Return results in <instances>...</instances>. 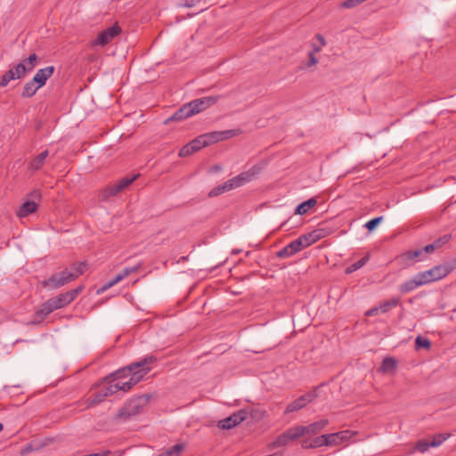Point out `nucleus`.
I'll return each instance as SVG.
<instances>
[{
  "label": "nucleus",
  "instance_id": "nucleus-29",
  "mask_svg": "<svg viewBox=\"0 0 456 456\" xmlns=\"http://www.w3.org/2000/svg\"><path fill=\"white\" fill-rule=\"evenodd\" d=\"M400 303V297H392L389 300L381 302L379 305L380 313L385 314L389 312L392 308L397 306Z\"/></svg>",
  "mask_w": 456,
  "mask_h": 456
},
{
  "label": "nucleus",
  "instance_id": "nucleus-51",
  "mask_svg": "<svg viewBox=\"0 0 456 456\" xmlns=\"http://www.w3.org/2000/svg\"><path fill=\"white\" fill-rule=\"evenodd\" d=\"M340 434H341L340 432L333 433L332 435H335V437L328 439V441L330 442L328 444V445H332V444H338V439H342V437H340Z\"/></svg>",
  "mask_w": 456,
  "mask_h": 456
},
{
  "label": "nucleus",
  "instance_id": "nucleus-41",
  "mask_svg": "<svg viewBox=\"0 0 456 456\" xmlns=\"http://www.w3.org/2000/svg\"><path fill=\"white\" fill-rule=\"evenodd\" d=\"M431 446L430 442L428 440H419L416 443L415 449L420 452L428 451Z\"/></svg>",
  "mask_w": 456,
  "mask_h": 456
},
{
  "label": "nucleus",
  "instance_id": "nucleus-21",
  "mask_svg": "<svg viewBox=\"0 0 456 456\" xmlns=\"http://www.w3.org/2000/svg\"><path fill=\"white\" fill-rule=\"evenodd\" d=\"M425 285L424 281L420 277V273H417L412 279L406 281L400 285L399 290L403 293H409L418 287Z\"/></svg>",
  "mask_w": 456,
  "mask_h": 456
},
{
  "label": "nucleus",
  "instance_id": "nucleus-35",
  "mask_svg": "<svg viewBox=\"0 0 456 456\" xmlns=\"http://www.w3.org/2000/svg\"><path fill=\"white\" fill-rule=\"evenodd\" d=\"M415 347L416 349L425 348L428 350L431 348V342L428 338L418 336L415 338Z\"/></svg>",
  "mask_w": 456,
  "mask_h": 456
},
{
  "label": "nucleus",
  "instance_id": "nucleus-9",
  "mask_svg": "<svg viewBox=\"0 0 456 456\" xmlns=\"http://www.w3.org/2000/svg\"><path fill=\"white\" fill-rule=\"evenodd\" d=\"M248 417V411L246 410H240L229 417L221 419L218 421L217 427L221 429L229 430L239 424H240L242 421H244Z\"/></svg>",
  "mask_w": 456,
  "mask_h": 456
},
{
  "label": "nucleus",
  "instance_id": "nucleus-19",
  "mask_svg": "<svg viewBox=\"0 0 456 456\" xmlns=\"http://www.w3.org/2000/svg\"><path fill=\"white\" fill-rule=\"evenodd\" d=\"M424 257L422 248L407 250L399 256V259L404 265H410L416 261H421Z\"/></svg>",
  "mask_w": 456,
  "mask_h": 456
},
{
  "label": "nucleus",
  "instance_id": "nucleus-48",
  "mask_svg": "<svg viewBox=\"0 0 456 456\" xmlns=\"http://www.w3.org/2000/svg\"><path fill=\"white\" fill-rule=\"evenodd\" d=\"M34 451V447L31 444H26L21 450H20V454L21 455H27L28 454L29 452H33Z\"/></svg>",
  "mask_w": 456,
  "mask_h": 456
},
{
  "label": "nucleus",
  "instance_id": "nucleus-50",
  "mask_svg": "<svg viewBox=\"0 0 456 456\" xmlns=\"http://www.w3.org/2000/svg\"><path fill=\"white\" fill-rule=\"evenodd\" d=\"M379 313H380V310L379 309V305H378V306H375V307H372V308L369 309L365 313V315L366 316H373V315H377Z\"/></svg>",
  "mask_w": 456,
  "mask_h": 456
},
{
  "label": "nucleus",
  "instance_id": "nucleus-39",
  "mask_svg": "<svg viewBox=\"0 0 456 456\" xmlns=\"http://www.w3.org/2000/svg\"><path fill=\"white\" fill-rule=\"evenodd\" d=\"M382 220L383 216L372 218L371 220L368 221L365 224V227L368 229L369 232H372L374 229L377 228V226L381 223Z\"/></svg>",
  "mask_w": 456,
  "mask_h": 456
},
{
  "label": "nucleus",
  "instance_id": "nucleus-14",
  "mask_svg": "<svg viewBox=\"0 0 456 456\" xmlns=\"http://www.w3.org/2000/svg\"><path fill=\"white\" fill-rule=\"evenodd\" d=\"M217 97L208 96L199 98L189 102L191 109L193 110V115L199 114L201 111L207 110L211 105L216 103Z\"/></svg>",
  "mask_w": 456,
  "mask_h": 456
},
{
  "label": "nucleus",
  "instance_id": "nucleus-12",
  "mask_svg": "<svg viewBox=\"0 0 456 456\" xmlns=\"http://www.w3.org/2000/svg\"><path fill=\"white\" fill-rule=\"evenodd\" d=\"M243 175H239L232 179H229L228 181L224 182L223 184H219L213 188L209 193L208 196L213 198L219 196L220 194L229 191L236 187L241 186L239 183V179L242 178Z\"/></svg>",
  "mask_w": 456,
  "mask_h": 456
},
{
  "label": "nucleus",
  "instance_id": "nucleus-55",
  "mask_svg": "<svg viewBox=\"0 0 456 456\" xmlns=\"http://www.w3.org/2000/svg\"><path fill=\"white\" fill-rule=\"evenodd\" d=\"M3 428H4V426L2 423H0V432L3 430Z\"/></svg>",
  "mask_w": 456,
  "mask_h": 456
},
{
  "label": "nucleus",
  "instance_id": "nucleus-13",
  "mask_svg": "<svg viewBox=\"0 0 456 456\" xmlns=\"http://www.w3.org/2000/svg\"><path fill=\"white\" fill-rule=\"evenodd\" d=\"M84 289L83 286H78L76 289H70L65 293H61L58 296L54 297V300L58 305L59 308H63L69 305L75 298L82 292Z\"/></svg>",
  "mask_w": 456,
  "mask_h": 456
},
{
  "label": "nucleus",
  "instance_id": "nucleus-1",
  "mask_svg": "<svg viewBox=\"0 0 456 456\" xmlns=\"http://www.w3.org/2000/svg\"><path fill=\"white\" fill-rule=\"evenodd\" d=\"M157 362V357L151 354L142 359L134 362L127 366L118 369L109 376L104 378V381L111 382L119 379L130 377L128 381L117 382L112 386H117V392L122 390L129 391L134 385L139 383L151 371V365Z\"/></svg>",
  "mask_w": 456,
  "mask_h": 456
},
{
  "label": "nucleus",
  "instance_id": "nucleus-11",
  "mask_svg": "<svg viewBox=\"0 0 456 456\" xmlns=\"http://www.w3.org/2000/svg\"><path fill=\"white\" fill-rule=\"evenodd\" d=\"M121 28L118 24H115L107 29L102 31L96 39L94 41V45L104 46L109 44L115 37L120 34Z\"/></svg>",
  "mask_w": 456,
  "mask_h": 456
},
{
  "label": "nucleus",
  "instance_id": "nucleus-10",
  "mask_svg": "<svg viewBox=\"0 0 456 456\" xmlns=\"http://www.w3.org/2000/svg\"><path fill=\"white\" fill-rule=\"evenodd\" d=\"M299 431L297 428V426L292 427L287 429L285 432L278 436L274 441L272 442L270 446L272 448L282 447L288 444L289 442L297 440L300 437Z\"/></svg>",
  "mask_w": 456,
  "mask_h": 456
},
{
  "label": "nucleus",
  "instance_id": "nucleus-57",
  "mask_svg": "<svg viewBox=\"0 0 456 456\" xmlns=\"http://www.w3.org/2000/svg\"><path fill=\"white\" fill-rule=\"evenodd\" d=\"M286 224H287V222H284V223L281 224V226H285V225H286Z\"/></svg>",
  "mask_w": 456,
  "mask_h": 456
},
{
  "label": "nucleus",
  "instance_id": "nucleus-5",
  "mask_svg": "<svg viewBox=\"0 0 456 456\" xmlns=\"http://www.w3.org/2000/svg\"><path fill=\"white\" fill-rule=\"evenodd\" d=\"M455 260L453 262H446L442 265H437L433 268L421 272L420 277L425 284H428L439 281L446 277L455 268Z\"/></svg>",
  "mask_w": 456,
  "mask_h": 456
},
{
  "label": "nucleus",
  "instance_id": "nucleus-2",
  "mask_svg": "<svg viewBox=\"0 0 456 456\" xmlns=\"http://www.w3.org/2000/svg\"><path fill=\"white\" fill-rule=\"evenodd\" d=\"M86 268V262H75L69 268H65L60 273H54L42 281L44 288L57 289L82 275Z\"/></svg>",
  "mask_w": 456,
  "mask_h": 456
},
{
  "label": "nucleus",
  "instance_id": "nucleus-23",
  "mask_svg": "<svg viewBox=\"0 0 456 456\" xmlns=\"http://www.w3.org/2000/svg\"><path fill=\"white\" fill-rule=\"evenodd\" d=\"M54 71V67L48 66L46 68L38 69L33 77L32 82L38 84V86H44L48 77H50Z\"/></svg>",
  "mask_w": 456,
  "mask_h": 456
},
{
  "label": "nucleus",
  "instance_id": "nucleus-31",
  "mask_svg": "<svg viewBox=\"0 0 456 456\" xmlns=\"http://www.w3.org/2000/svg\"><path fill=\"white\" fill-rule=\"evenodd\" d=\"M369 260V254L362 257L360 260H358L356 263L348 265L346 268V273H352L354 271L358 270L359 268L362 267Z\"/></svg>",
  "mask_w": 456,
  "mask_h": 456
},
{
  "label": "nucleus",
  "instance_id": "nucleus-30",
  "mask_svg": "<svg viewBox=\"0 0 456 456\" xmlns=\"http://www.w3.org/2000/svg\"><path fill=\"white\" fill-rule=\"evenodd\" d=\"M37 54L32 53L28 58L22 60L20 63L24 65L25 71L27 73L28 71H31L35 68V66L37 64Z\"/></svg>",
  "mask_w": 456,
  "mask_h": 456
},
{
  "label": "nucleus",
  "instance_id": "nucleus-44",
  "mask_svg": "<svg viewBox=\"0 0 456 456\" xmlns=\"http://www.w3.org/2000/svg\"><path fill=\"white\" fill-rule=\"evenodd\" d=\"M39 87H24L21 95L23 97H30L36 94Z\"/></svg>",
  "mask_w": 456,
  "mask_h": 456
},
{
  "label": "nucleus",
  "instance_id": "nucleus-40",
  "mask_svg": "<svg viewBox=\"0 0 456 456\" xmlns=\"http://www.w3.org/2000/svg\"><path fill=\"white\" fill-rule=\"evenodd\" d=\"M194 152H195V151L193 150V146H191L189 142L180 149L178 155L181 158H185V157L191 155Z\"/></svg>",
  "mask_w": 456,
  "mask_h": 456
},
{
  "label": "nucleus",
  "instance_id": "nucleus-52",
  "mask_svg": "<svg viewBox=\"0 0 456 456\" xmlns=\"http://www.w3.org/2000/svg\"><path fill=\"white\" fill-rule=\"evenodd\" d=\"M200 0H183L184 5L187 7L194 6L196 4L200 3Z\"/></svg>",
  "mask_w": 456,
  "mask_h": 456
},
{
  "label": "nucleus",
  "instance_id": "nucleus-27",
  "mask_svg": "<svg viewBox=\"0 0 456 456\" xmlns=\"http://www.w3.org/2000/svg\"><path fill=\"white\" fill-rule=\"evenodd\" d=\"M317 204V200L315 198H311L302 203H300L295 210V213L297 215H305L306 214L311 208H313Z\"/></svg>",
  "mask_w": 456,
  "mask_h": 456
},
{
  "label": "nucleus",
  "instance_id": "nucleus-8",
  "mask_svg": "<svg viewBox=\"0 0 456 456\" xmlns=\"http://www.w3.org/2000/svg\"><path fill=\"white\" fill-rule=\"evenodd\" d=\"M317 389L318 387H314L312 391L305 393V395L294 400L292 403H289L286 407L285 413L297 411L305 407L309 403L314 401L318 396Z\"/></svg>",
  "mask_w": 456,
  "mask_h": 456
},
{
  "label": "nucleus",
  "instance_id": "nucleus-54",
  "mask_svg": "<svg viewBox=\"0 0 456 456\" xmlns=\"http://www.w3.org/2000/svg\"><path fill=\"white\" fill-rule=\"evenodd\" d=\"M187 258H188V256H182L180 261H185V260H187Z\"/></svg>",
  "mask_w": 456,
  "mask_h": 456
},
{
  "label": "nucleus",
  "instance_id": "nucleus-49",
  "mask_svg": "<svg viewBox=\"0 0 456 456\" xmlns=\"http://www.w3.org/2000/svg\"><path fill=\"white\" fill-rule=\"evenodd\" d=\"M422 248V250L424 251V254H425V253H426V254H431V253H433L435 250H436V246H434V244H433V243L428 244V245H427V246H425V247H423V248Z\"/></svg>",
  "mask_w": 456,
  "mask_h": 456
},
{
  "label": "nucleus",
  "instance_id": "nucleus-3",
  "mask_svg": "<svg viewBox=\"0 0 456 456\" xmlns=\"http://www.w3.org/2000/svg\"><path fill=\"white\" fill-rule=\"evenodd\" d=\"M322 238V231L314 230L289 243L276 253L279 258H286L311 246Z\"/></svg>",
  "mask_w": 456,
  "mask_h": 456
},
{
  "label": "nucleus",
  "instance_id": "nucleus-26",
  "mask_svg": "<svg viewBox=\"0 0 456 456\" xmlns=\"http://www.w3.org/2000/svg\"><path fill=\"white\" fill-rule=\"evenodd\" d=\"M49 151L47 150L42 151L37 155L29 163V168L31 170H39L45 164V159L48 157Z\"/></svg>",
  "mask_w": 456,
  "mask_h": 456
},
{
  "label": "nucleus",
  "instance_id": "nucleus-56",
  "mask_svg": "<svg viewBox=\"0 0 456 456\" xmlns=\"http://www.w3.org/2000/svg\"><path fill=\"white\" fill-rule=\"evenodd\" d=\"M159 456H168L166 452L159 454Z\"/></svg>",
  "mask_w": 456,
  "mask_h": 456
},
{
  "label": "nucleus",
  "instance_id": "nucleus-17",
  "mask_svg": "<svg viewBox=\"0 0 456 456\" xmlns=\"http://www.w3.org/2000/svg\"><path fill=\"white\" fill-rule=\"evenodd\" d=\"M26 74L23 64H17L10 69L2 77L0 86H6L11 80L20 78Z\"/></svg>",
  "mask_w": 456,
  "mask_h": 456
},
{
  "label": "nucleus",
  "instance_id": "nucleus-4",
  "mask_svg": "<svg viewBox=\"0 0 456 456\" xmlns=\"http://www.w3.org/2000/svg\"><path fill=\"white\" fill-rule=\"evenodd\" d=\"M140 175H134L133 176H126L118 181L116 183L110 184L101 190L98 194L99 201L105 202L108 201L110 197H114L118 195L119 192L123 191L126 188H127L134 181L137 179Z\"/></svg>",
  "mask_w": 456,
  "mask_h": 456
},
{
  "label": "nucleus",
  "instance_id": "nucleus-45",
  "mask_svg": "<svg viewBox=\"0 0 456 456\" xmlns=\"http://www.w3.org/2000/svg\"><path fill=\"white\" fill-rule=\"evenodd\" d=\"M365 0H346L344 1V8H353L362 4Z\"/></svg>",
  "mask_w": 456,
  "mask_h": 456
},
{
  "label": "nucleus",
  "instance_id": "nucleus-43",
  "mask_svg": "<svg viewBox=\"0 0 456 456\" xmlns=\"http://www.w3.org/2000/svg\"><path fill=\"white\" fill-rule=\"evenodd\" d=\"M451 240L450 234H444V236L436 239L433 244L436 246V248L438 249L442 248L444 244H446Z\"/></svg>",
  "mask_w": 456,
  "mask_h": 456
},
{
  "label": "nucleus",
  "instance_id": "nucleus-16",
  "mask_svg": "<svg viewBox=\"0 0 456 456\" xmlns=\"http://www.w3.org/2000/svg\"><path fill=\"white\" fill-rule=\"evenodd\" d=\"M192 116H194L193 110L191 109V105L186 103L179 108L171 117L165 119L163 123L164 125H168L173 121H182Z\"/></svg>",
  "mask_w": 456,
  "mask_h": 456
},
{
  "label": "nucleus",
  "instance_id": "nucleus-33",
  "mask_svg": "<svg viewBox=\"0 0 456 456\" xmlns=\"http://www.w3.org/2000/svg\"><path fill=\"white\" fill-rule=\"evenodd\" d=\"M203 135H204L206 141L208 142V146L212 143L223 141L222 135H221V131L210 132V133L203 134Z\"/></svg>",
  "mask_w": 456,
  "mask_h": 456
},
{
  "label": "nucleus",
  "instance_id": "nucleus-38",
  "mask_svg": "<svg viewBox=\"0 0 456 456\" xmlns=\"http://www.w3.org/2000/svg\"><path fill=\"white\" fill-rule=\"evenodd\" d=\"M241 133L240 129H229L221 131L222 140H226L239 135Z\"/></svg>",
  "mask_w": 456,
  "mask_h": 456
},
{
  "label": "nucleus",
  "instance_id": "nucleus-18",
  "mask_svg": "<svg viewBox=\"0 0 456 456\" xmlns=\"http://www.w3.org/2000/svg\"><path fill=\"white\" fill-rule=\"evenodd\" d=\"M116 392H117V386H112V384H110L106 387H103L102 389L99 390L98 392H96L91 395L90 404L91 405L99 404L106 397L114 395Z\"/></svg>",
  "mask_w": 456,
  "mask_h": 456
},
{
  "label": "nucleus",
  "instance_id": "nucleus-46",
  "mask_svg": "<svg viewBox=\"0 0 456 456\" xmlns=\"http://www.w3.org/2000/svg\"><path fill=\"white\" fill-rule=\"evenodd\" d=\"M45 303L46 304V305L49 308V310L51 311V313H53V311H55L57 309H60L53 297L48 299Z\"/></svg>",
  "mask_w": 456,
  "mask_h": 456
},
{
  "label": "nucleus",
  "instance_id": "nucleus-28",
  "mask_svg": "<svg viewBox=\"0 0 456 456\" xmlns=\"http://www.w3.org/2000/svg\"><path fill=\"white\" fill-rule=\"evenodd\" d=\"M261 171V167L258 165L253 166L247 172H243L240 175H242L241 179H239V183L240 185L243 183L251 181L259 172Z\"/></svg>",
  "mask_w": 456,
  "mask_h": 456
},
{
  "label": "nucleus",
  "instance_id": "nucleus-7",
  "mask_svg": "<svg viewBox=\"0 0 456 456\" xmlns=\"http://www.w3.org/2000/svg\"><path fill=\"white\" fill-rule=\"evenodd\" d=\"M28 196L29 199L23 202L17 211V216L19 217H26L30 214L35 213L38 208V203L37 201H39L42 197L40 191L35 190Z\"/></svg>",
  "mask_w": 456,
  "mask_h": 456
},
{
  "label": "nucleus",
  "instance_id": "nucleus-37",
  "mask_svg": "<svg viewBox=\"0 0 456 456\" xmlns=\"http://www.w3.org/2000/svg\"><path fill=\"white\" fill-rule=\"evenodd\" d=\"M450 436L448 433H442L435 436L430 441V444L432 447H436L442 444L444 441H445Z\"/></svg>",
  "mask_w": 456,
  "mask_h": 456
},
{
  "label": "nucleus",
  "instance_id": "nucleus-42",
  "mask_svg": "<svg viewBox=\"0 0 456 456\" xmlns=\"http://www.w3.org/2000/svg\"><path fill=\"white\" fill-rule=\"evenodd\" d=\"M141 265H142L141 264H138V265H136L134 266H132V267H126L119 273L122 276V278L125 279L126 277H127L131 273H136L141 268Z\"/></svg>",
  "mask_w": 456,
  "mask_h": 456
},
{
  "label": "nucleus",
  "instance_id": "nucleus-34",
  "mask_svg": "<svg viewBox=\"0 0 456 456\" xmlns=\"http://www.w3.org/2000/svg\"><path fill=\"white\" fill-rule=\"evenodd\" d=\"M190 144L193 146V150L196 151H200V149L208 146V142L206 141L203 134L196 137L192 141L190 142Z\"/></svg>",
  "mask_w": 456,
  "mask_h": 456
},
{
  "label": "nucleus",
  "instance_id": "nucleus-32",
  "mask_svg": "<svg viewBox=\"0 0 456 456\" xmlns=\"http://www.w3.org/2000/svg\"><path fill=\"white\" fill-rule=\"evenodd\" d=\"M122 280H124L122 278V276L120 275V273L117 274L112 280H110V281H108L107 283H105L103 286H102L101 288H99L96 291V293L98 295L100 294H102L104 293L107 289H109L110 288H111L112 286L116 285L117 283H118L119 281H121Z\"/></svg>",
  "mask_w": 456,
  "mask_h": 456
},
{
  "label": "nucleus",
  "instance_id": "nucleus-6",
  "mask_svg": "<svg viewBox=\"0 0 456 456\" xmlns=\"http://www.w3.org/2000/svg\"><path fill=\"white\" fill-rule=\"evenodd\" d=\"M149 395H142L130 399L119 411V416L127 419L139 414L142 408L148 403Z\"/></svg>",
  "mask_w": 456,
  "mask_h": 456
},
{
  "label": "nucleus",
  "instance_id": "nucleus-15",
  "mask_svg": "<svg viewBox=\"0 0 456 456\" xmlns=\"http://www.w3.org/2000/svg\"><path fill=\"white\" fill-rule=\"evenodd\" d=\"M328 424V419H321L308 426H297L300 437L305 435H317Z\"/></svg>",
  "mask_w": 456,
  "mask_h": 456
},
{
  "label": "nucleus",
  "instance_id": "nucleus-25",
  "mask_svg": "<svg viewBox=\"0 0 456 456\" xmlns=\"http://www.w3.org/2000/svg\"><path fill=\"white\" fill-rule=\"evenodd\" d=\"M52 314L45 303H43L39 309H37L32 320L33 324H40L44 320Z\"/></svg>",
  "mask_w": 456,
  "mask_h": 456
},
{
  "label": "nucleus",
  "instance_id": "nucleus-36",
  "mask_svg": "<svg viewBox=\"0 0 456 456\" xmlns=\"http://www.w3.org/2000/svg\"><path fill=\"white\" fill-rule=\"evenodd\" d=\"M185 446L183 444H176L175 445L167 449L165 452L168 456H180L181 452L184 450Z\"/></svg>",
  "mask_w": 456,
  "mask_h": 456
},
{
  "label": "nucleus",
  "instance_id": "nucleus-24",
  "mask_svg": "<svg viewBox=\"0 0 456 456\" xmlns=\"http://www.w3.org/2000/svg\"><path fill=\"white\" fill-rule=\"evenodd\" d=\"M398 362L395 357L387 356L383 359L378 371L382 374H387L396 370Z\"/></svg>",
  "mask_w": 456,
  "mask_h": 456
},
{
  "label": "nucleus",
  "instance_id": "nucleus-53",
  "mask_svg": "<svg viewBox=\"0 0 456 456\" xmlns=\"http://www.w3.org/2000/svg\"><path fill=\"white\" fill-rule=\"evenodd\" d=\"M109 453H110V451H106L103 452L92 453V454H89L88 456H106Z\"/></svg>",
  "mask_w": 456,
  "mask_h": 456
},
{
  "label": "nucleus",
  "instance_id": "nucleus-22",
  "mask_svg": "<svg viewBox=\"0 0 456 456\" xmlns=\"http://www.w3.org/2000/svg\"><path fill=\"white\" fill-rule=\"evenodd\" d=\"M316 40L319 42V45L313 44V51L309 53L307 66L311 67L315 65L318 62L317 58L315 57V53L320 52L322 47L326 45L325 38L321 35L317 34L315 36Z\"/></svg>",
  "mask_w": 456,
  "mask_h": 456
},
{
  "label": "nucleus",
  "instance_id": "nucleus-20",
  "mask_svg": "<svg viewBox=\"0 0 456 456\" xmlns=\"http://www.w3.org/2000/svg\"><path fill=\"white\" fill-rule=\"evenodd\" d=\"M334 438L335 435H322L314 439H304L302 441V447L305 449L317 448L323 445H328L330 443L328 439Z\"/></svg>",
  "mask_w": 456,
  "mask_h": 456
},
{
  "label": "nucleus",
  "instance_id": "nucleus-47",
  "mask_svg": "<svg viewBox=\"0 0 456 456\" xmlns=\"http://www.w3.org/2000/svg\"><path fill=\"white\" fill-rule=\"evenodd\" d=\"M358 435H359V433L356 431L344 430V435H343L344 443L346 440H351L354 436H358Z\"/></svg>",
  "mask_w": 456,
  "mask_h": 456
}]
</instances>
